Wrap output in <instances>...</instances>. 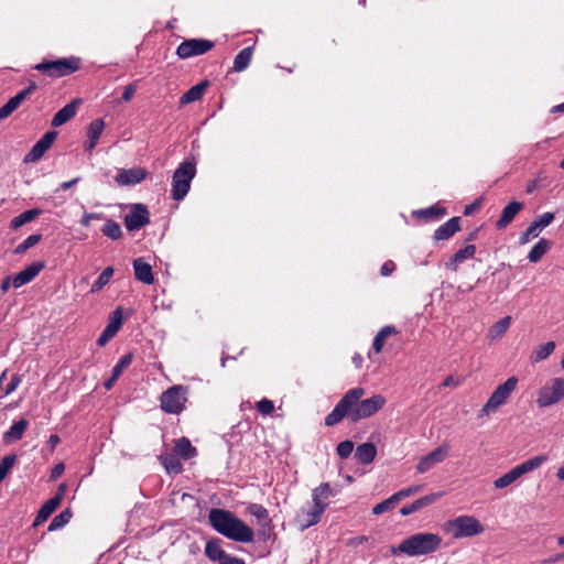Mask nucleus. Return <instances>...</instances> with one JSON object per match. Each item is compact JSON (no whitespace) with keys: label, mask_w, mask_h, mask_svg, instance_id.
Wrapping results in <instances>:
<instances>
[{"label":"nucleus","mask_w":564,"mask_h":564,"mask_svg":"<svg viewBox=\"0 0 564 564\" xmlns=\"http://www.w3.org/2000/svg\"><path fill=\"white\" fill-rule=\"evenodd\" d=\"M546 460L547 457L545 455H538L524 460L523 463L517 465L501 477L497 478L494 481L495 488L502 489L510 486L522 475L540 468Z\"/></svg>","instance_id":"obj_7"},{"label":"nucleus","mask_w":564,"mask_h":564,"mask_svg":"<svg viewBox=\"0 0 564 564\" xmlns=\"http://www.w3.org/2000/svg\"><path fill=\"white\" fill-rule=\"evenodd\" d=\"M377 455V448L373 443L366 442L357 446L355 451V458L362 465H368L373 462Z\"/></svg>","instance_id":"obj_27"},{"label":"nucleus","mask_w":564,"mask_h":564,"mask_svg":"<svg viewBox=\"0 0 564 564\" xmlns=\"http://www.w3.org/2000/svg\"><path fill=\"white\" fill-rule=\"evenodd\" d=\"M564 398V378H554L538 392L536 404L547 408L558 403Z\"/></svg>","instance_id":"obj_10"},{"label":"nucleus","mask_w":564,"mask_h":564,"mask_svg":"<svg viewBox=\"0 0 564 564\" xmlns=\"http://www.w3.org/2000/svg\"><path fill=\"white\" fill-rule=\"evenodd\" d=\"M337 454L340 458H348L354 451V443L351 441H343L337 445Z\"/></svg>","instance_id":"obj_52"},{"label":"nucleus","mask_w":564,"mask_h":564,"mask_svg":"<svg viewBox=\"0 0 564 564\" xmlns=\"http://www.w3.org/2000/svg\"><path fill=\"white\" fill-rule=\"evenodd\" d=\"M256 409L262 415H269L274 411V404L269 399H262L256 403Z\"/></svg>","instance_id":"obj_53"},{"label":"nucleus","mask_w":564,"mask_h":564,"mask_svg":"<svg viewBox=\"0 0 564 564\" xmlns=\"http://www.w3.org/2000/svg\"><path fill=\"white\" fill-rule=\"evenodd\" d=\"M121 312H122L121 307H117L116 311L112 313V317H111L109 324L106 326V328L102 330V333L100 334V336L97 339V344L100 347L105 346L108 341H110L116 336L118 330L120 329L121 324H122Z\"/></svg>","instance_id":"obj_19"},{"label":"nucleus","mask_w":564,"mask_h":564,"mask_svg":"<svg viewBox=\"0 0 564 564\" xmlns=\"http://www.w3.org/2000/svg\"><path fill=\"white\" fill-rule=\"evenodd\" d=\"M17 458L18 456L15 454H10L4 456L0 460V484L3 481V479L7 477L11 468L14 466Z\"/></svg>","instance_id":"obj_48"},{"label":"nucleus","mask_w":564,"mask_h":564,"mask_svg":"<svg viewBox=\"0 0 564 564\" xmlns=\"http://www.w3.org/2000/svg\"><path fill=\"white\" fill-rule=\"evenodd\" d=\"M220 564H245V561L241 558L228 555Z\"/></svg>","instance_id":"obj_62"},{"label":"nucleus","mask_w":564,"mask_h":564,"mask_svg":"<svg viewBox=\"0 0 564 564\" xmlns=\"http://www.w3.org/2000/svg\"><path fill=\"white\" fill-rule=\"evenodd\" d=\"M133 360V354L128 352L123 355L120 360L116 364V366L112 368V373L115 378H119L123 370L128 368Z\"/></svg>","instance_id":"obj_50"},{"label":"nucleus","mask_w":564,"mask_h":564,"mask_svg":"<svg viewBox=\"0 0 564 564\" xmlns=\"http://www.w3.org/2000/svg\"><path fill=\"white\" fill-rule=\"evenodd\" d=\"M196 175L194 158L178 164L172 176L171 196L174 200H182L191 189V183Z\"/></svg>","instance_id":"obj_4"},{"label":"nucleus","mask_w":564,"mask_h":564,"mask_svg":"<svg viewBox=\"0 0 564 564\" xmlns=\"http://www.w3.org/2000/svg\"><path fill=\"white\" fill-rule=\"evenodd\" d=\"M80 104V99H74L62 109H59L52 119V127L57 128L66 123L76 116L77 107Z\"/></svg>","instance_id":"obj_24"},{"label":"nucleus","mask_w":564,"mask_h":564,"mask_svg":"<svg viewBox=\"0 0 564 564\" xmlns=\"http://www.w3.org/2000/svg\"><path fill=\"white\" fill-rule=\"evenodd\" d=\"M421 489H422L421 485H414V486H410L408 488L401 489L395 494H397L399 500L401 501L403 498L412 496V495L419 492Z\"/></svg>","instance_id":"obj_54"},{"label":"nucleus","mask_w":564,"mask_h":564,"mask_svg":"<svg viewBox=\"0 0 564 564\" xmlns=\"http://www.w3.org/2000/svg\"><path fill=\"white\" fill-rule=\"evenodd\" d=\"M80 68V58L76 56H69L65 58H58L55 61H46L35 65V69L50 76V77H64L68 76Z\"/></svg>","instance_id":"obj_5"},{"label":"nucleus","mask_w":564,"mask_h":564,"mask_svg":"<svg viewBox=\"0 0 564 564\" xmlns=\"http://www.w3.org/2000/svg\"><path fill=\"white\" fill-rule=\"evenodd\" d=\"M476 254V246L467 245L457 250L449 260L445 263L446 269L456 272L462 263L466 260L473 259Z\"/></svg>","instance_id":"obj_21"},{"label":"nucleus","mask_w":564,"mask_h":564,"mask_svg":"<svg viewBox=\"0 0 564 564\" xmlns=\"http://www.w3.org/2000/svg\"><path fill=\"white\" fill-rule=\"evenodd\" d=\"M333 490L328 482L321 484L317 488L313 490L312 498L314 506L323 507L326 510L328 506V498L333 496Z\"/></svg>","instance_id":"obj_32"},{"label":"nucleus","mask_w":564,"mask_h":564,"mask_svg":"<svg viewBox=\"0 0 564 564\" xmlns=\"http://www.w3.org/2000/svg\"><path fill=\"white\" fill-rule=\"evenodd\" d=\"M42 213H43V210L40 208H33V209L25 210L22 214L15 216L11 220L10 228L13 230H17L18 228L22 227L23 225L33 221Z\"/></svg>","instance_id":"obj_35"},{"label":"nucleus","mask_w":564,"mask_h":564,"mask_svg":"<svg viewBox=\"0 0 564 564\" xmlns=\"http://www.w3.org/2000/svg\"><path fill=\"white\" fill-rule=\"evenodd\" d=\"M445 529L455 539L475 536L485 531L480 521L473 516H459L454 520H448L445 523Z\"/></svg>","instance_id":"obj_6"},{"label":"nucleus","mask_w":564,"mask_h":564,"mask_svg":"<svg viewBox=\"0 0 564 564\" xmlns=\"http://www.w3.org/2000/svg\"><path fill=\"white\" fill-rule=\"evenodd\" d=\"M133 270L134 276L138 281L144 284H152L154 282L152 267L142 258H138L133 261Z\"/></svg>","instance_id":"obj_26"},{"label":"nucleus","mask_w":564,"mask_h":564,"mask_svg":"<svg viewBox=\"0 0 564 564\" xmlns=\"http://www.w3.org/2000/svg\"><path fill=\"white\" fill-rule=\"evenodd\" d=\"M460 230V217H452L441 225L433 235L435 241L447 240Z\"/></svg>","instance_id":"obj_23"},{"label":"nucleus","mask_w":564,"mask_h":564,"mask_svg":"<svg viewBox=\"0 0 564 564\" xmlns=\"http://www.w3.org/2000/svg\"><path fill=\"white\" fill-rule=\"evenodd\" d=\"M188 388L175 384L165 390L161 397V409L169 414H180L187 402Z\"/></svg>","instance_id":"obj_8"},{"label":"nucleus","mask_w":564,"mask_h":564,"mask_svg":"<svg viewBox=\"0 0 564 564\" xmlns=\"http://www.w3.org/2000/svg\"><path fill=\"white\" fill-rule=\"evenodd\" d=\"M59 506V498L58 497H52L50 498L39 510L33 527H39L43 522H45L51 514L56 510V508Z\"/></svg>","instance_id":"obj_30"},{"label":"nucleus","mask_w":564,"mask_h":564,"mask_svg":"<svg viewBox=\"0 0 564 564\" xmlns=\"http://www.w3.org/2000/svg\"><path fill=\"white\" fill-rule=\"evenodd\" d=\"M555 349L554 341H547L544 345L539 346L532 351L530 357L531 361L536 364L546 359Z\"/></svg>","instance_id":"obj_41"},{"label":"nucleus","mask_w":564,"mask_h":564,"mask_svg":"<svg viewBox=\"0 0 564 564\" xmlns=\"http://www.w3.org/2000/svg\"><path fill=\"white\" fill-rule=\"evenodd\" d=\"M205 554L210 561H219L220 563L228 556L221 549L219 540H210L206 543Z\"/></svg>","instance_id":"obj_39"},{"label":"nucleus","mask_w":564,"mask_h":564,"mask_svg":"<svg viewBox=\"0 0 564 564\" xmlns=\"http://www.w3.org/2000/svg\"><path fill=\"white\" fill-rule=\"evenodd\" d=\"M64 469H65L64 464L59 463V464L55 465L52 469L51 478L57 479L64 473Z\"/></svg>","instance_id":"obj_59"},{"label":"nucleus","mask_w":564,"mask_h":564,"mask_svg":"<svg viewBox=\"0 0 564 564\" xmlns=\"http://www.w3.org/2000/svg\"><path fill=\"white\" fill-rule=\"evenodd\" d=\"M564 560V552L563 553H556L547 558H544L542 561L543 564H554V563H557L560 561Z\"/></svg>","instance_id":"obj_58"},{"label":"nucleus","mask_w":564,"mask_h":564,"mask_svg":"<svg viewBox=\"0 0 564 564\" xmlns=\"http://www.w3.org/2000/svg\"><path fill=\"white\" fill-rule=\"evenodd\" d=\"M441 544L442 538L438 534L420 532L404 539L398 546H392L390 552L393 555L403 553L409 556H421L434 553Z\"/></svg>","instance_id":"obj_3"},{"label":"nucleus","mask_w":564,"mask_h":564,"mask_svg":"<svg viewBox=\"0 0 564 564\" xmlns=\"http://www.w3.org/2000/svg\"><path fill=\"white\" fill-rule=\"evenodd\" d=\"M80 181V177H74L72 178L70 181H66V182H63L61 185H59V188L61 189H69L72 188L73 186H75L78 182Z\"/></svg>","instance_id":"obj_61"},{"label":"nucleus","mask_w":564,"mask_h":564,"mask_svg":"<svg viewBox=\"0 0 564 564\" xmlns=\"http://www.w3.org/2000/svg\"><path fill=\"white\" fill-rule=\"evenodd\" d=\"M523 208V203L512 200L506 207H503L500 218L496 223V228L498 230L506 229L518 213Z\"/></svg>","instance_id":"obj_22"},{"label":"nucleus","mask_w":564,"mask_h":564,"mask_svg":"<svg viewBox=\"0 0 564 564\" xmlns=\"http://www.w3.org/2000/svg\"><path fill=\"white\" fill-rule=\"evenodd\" d=\"M28 426H29V421L25 419H21V420L14 422L11 425V427L7 432H4L3 442L6 444H9L11 442L21 440L23 434L25 433Z\"/></svg>","instance_id":"obj_29"},{"label":"nucleus","mask_w":564,"mask_h":564,"mask_svg":"<svg viewBox=\"0 0 564 564\" xmlns=\"http://www.w3.org/2000/svg\"><path fill=\"white\" fill-rule=\"evenodd\" d=\"M57 138L56 131H47L30 150L25 155L24 162H36L44 153L52 147L53 142Z\"/></svg>","instance_id":"obj_16"},{"label":"nucleus","mask_w":564,"mask_h":564,"mask_svg":"<svg viewBox=\"0 0 564 564\" xmlns=\"http://www.w3.org/2000/svg\"><path fill=\"white\" fill-rule=\"evenodd\" d=\"M449 446L444 444L435 449H433L431 453H429L426 456L420 459L419 464L416 465V470L420 474H424L433 468V466L437 463L443 462L447 454H448Z\"/></svg>","instance_id":"obj_17"},{"label":"nucleus","mask_w":564,"mask_h":564,"mask_svg":"<svg viewBox=\"0 0 564 564\" xmlns=\"http://www.w3.org/2000/svg\"><path fill=\"white\" fill-rule=\"evenodd\" d=\"M160 460L169 474L177 475L183 470V465L175 453L162 454Z\"/></svg>","instance_id":"obj_37"},{"label":"nucleus","mask_w":564,"mask_h":564,"mask_svg":"<svg viewBox=\"0 0 564 564\" xmlns=\"http://www.w3.org/2000/svg\"><path fill=\"white\" fill-rule=\"evenodd\" d=\"M395 268V263L392 260H388L381 265L380 273L382 276H389Z\"/></svg>","instance_id":"obj_56"},{"label":"nucleus","mask_w":564,"mask_h":564,"mask_svg":"<svg viewBox=\"0 0 564 564\" xmlns=\"http://www.w3.org/2000/svg\"><path fill=\"white\" fill-rule=\"evenodd\" d=\"M101 232L104 236H106L112 240H118L122 236V230H121L120 225L112 219L106 220V223L101 229Z\"/></svg>","instance_id":"obj_42"},{"label":"nucleus","mask_w":564,"mask_h":564,"mask_svg":"<svg viewBox=\"0 0 564 564\" xmlns=\"http://www.w3.org/2000/svg\"><path fill=\"white\" fill-rule=\"evenodd\" d=\"M273 524H272V521L271 522H262L260 523V529L258 530V535L260 538V540L262 541H268L270 540L273 535H274V532H273Z\"/></svg>","instance_id":"obj_51"},{"label":"nucleus","mask_w":564,"mask_h":564,"mask_svg":"<svg viewBox=\"0 0 564 564\" xmlns=\"http://www.w3.org/2000/svg\"><path fill=\"white\" fill-rule=\"evenodd\" d=\"M252 55H253V47L252 46H248V47H245L242 48L235 57L234 59V66H232V69L235 72H242L245 70L251 59H252Z\"/></svg>","instance_id":"obj_36"},{"label":"nucleus","mask_w":564,"mask_h":564,"mask_svg":"<svg viewBox=\"0 0 564 564\" xmlns=\"http://www.w3.org/2000/svg\"><path fill=\"white\" fill-rule=\"evenodd\" d=\"M447 214L445 207L440 205H433L427 208L419 209L413 212V216L417 219H423L425 221H432L444 217Z\"/></svg>","instance_id":"obj_31"},{"label":"nucleus","mask_w":564,"mask_h":564,"mask_svg":"<svg viewBox=\"0 0 564 564\" xmlns=\"http://www.w3.org/2000/svg\"><path fill=\"white\" fill-rule=\"evenodd\" d=\"M150 224V213L144 204L137 203L131 206L124 216V226L129 231H134Z\"/></svg>","instance_id":"obj_12"},{"label":"nucleus","mask_w":564,"mask_h":564,"mask_svg":"<svg viewBox=\"0 0 564 564\" xmlns=\"http://www.w3.org/2000/svg\"><path fill=\"white\" fill-rule=\"evenodd\" d=\"M552 242L547 239H540L529 251L528 259L532 263L539 262L543 256L551 249Z\"/></svg>","instance_id":"obj_34"},{"label":"nucleus","mask_w":564,"mask_h":564,"mask_svg":"<svg viewBox=\"0 0 564 564\" xmlns=\"http://www.w3.org/2000/svg\"><path fill=\"white\" fill-rule=\"evenodd\" d=\"M248 511L251 516L256 517L259 524L262 522H271V518L269 517L268 510L262 506L258 503H251L248 507Z\"/></svg>","instance_id":"obj_46"},{"label":"nucleus","mask_w":564,"mask_h":564,"mask_svg":"<svg viewBox=\"0 0 564 564\" xmlns=\"http://www.w3.org/2000/svg\"><path fill=\"white\" fill-rule=\"evenodd\" d=\"M399 502H400V500H399L397 494H393L388 499L377 503L372 508V513L376 514V516H379V514H382L384 512H388V511L392 510L395 507V505L399 503Z\"/></svg>","instance_id":"obj_45"},{"label":"nucleus","mask_w":564,"mask_h":564,"mask_svg":"<svg viewBox=\"0 0 564 564\" xmlns=\"http://www.w3.org/2000/svg\"><path fill=\"white\" fill-rule=\"evenodd\" d=\"M42 239L41 234H34L29 236L25 240H23L20 245L17 246L14 253L22 254L26 252L30 248L34 247Z\"/></svg>","instance_id":"obj_47"},{"label":"nucleus","mask_w":564,"mask_h":564,"mask_svg":"<svg viewBox=\"0 0 564 564\" xmlns=\"http://www.w3.org/2000/svg\"><path fill=\"white\" fill-rule=\"evenodd\" d=\"M538 187V181L532 180L527 184L525 192L527 194H532Z\"/></svg>","instance_id":"obj_63"},{"label":"nucleus","mask_w":564,"mask_h":564,"mask_svg":"<svg viewBox=\"0 0 564 564\" xmlns=\"http://www.w3.org/2000/svg\"><path fill=\"white\" fill-rule=\"evenodd\" d=\"M208 521L219 534L235 542L251 543L254 539L253 530L229 510L210 509Z\"/></svg>","instance_id":"obj_2"},{"label":"nucleus","mask_w":564,"mask_h":564,"mask_svg":"<svg viewBox=\"0 0 564 564\" xmlns=\"http://www.w3.org/2000/svg\"><path fill=\"white\" fill-rule=\"evenodd\" d=\"M215 46L213 41L206 39H189L183 41L176 48V55L186 59L193 56H199L208 51H210Z\"/></svg>","instance_id":"obj_11"},{"label":"nucleus","mask_w":564,"mask_h":564,"mask_svg":"<svg viewBox=\"0 0 564 564\" xmlns=\"http://www.w3.org/2000/svg\"><path fill=\"white\" fill-rule=\"evenodd\" d=\"M105 128V122L102 119L93 120L87 128V137L88 139L99 140Z\"/></svg>","instance_id":"obj_49"},{"label":"nucleus","mask_w":564,"mask_h":564,"mask_svg":"<svg viewBox=\"0 0 564 564\" xmlns=\"http://www.w3.org/2000/svg\"><path fill=\"white\" fill-rule=\"evenodd\" d=\"M511 323V316H506L496 322L488 332V337L491 340L498 339L505 335Z\"/></svg>","instance_id":"obj_40"},{"label":"nucleus","mask_w":564,"mask_h":564,"mask_svg":"<svg viewBox=\"0 0 564 564\" xmlns=\"http://www.w3.org/2000/svg\"><path fill=\"white\" fill-rule=\"evenodd\" d=\"M208 80L200 82L193 87H191L185 94L180 98V106H185L196 100H199L206 88L208 87Z\"/></svg>","instance_id":"obj_28"},{"label":"nucleus","mask_w":564,"mask_h":564,"mask_svg":"<svg viewBox=\"0 0 564 564\" xmlns=\"http://www.w3.org/2000/svg\"><path fill=\"white\" fill-rule=\"evenodd\" d=\"M137 91V83L129 84L124 87L121 99L124 102H129Z\"/></svg>","instance_id":"obj_55"},{"label":"nucleus","mask_w":564,"mask_h":564,"mask_svg":"<svg viewBox=\"0 0 564 564\" xmlns=\"http://www.w3.org/2000/svg\"><path fill=\"white\" fill-rule=\"evenodd\" d=\"M70 509L63 510L59 514L55 516L48 525V531H55L62 529L72 519Z\"/></svg>","instance_id":"obj_44"},{"label":"nucleus","mask_w":564,"mask_h":564,"mask_svg":"<svg viewBox=\"0 0 564 564\" xmlns=\"http://www.w3.org/2000/svg\"><path fill=\"white\" fill-rule=\"evenodd\" d=\"M174 449L175 454L184 459H191L197 454L196 448L192 445L187 437H181L177 440Z\"/></svg>","instance_id":"obj_38"},{"label":"nucleus","mask_w":564,"mask_h":564,"mask_svg":"<svg viewBox=\"0 0 564 564\" xmlns=\"http://www.w3.org/2000/svg\"><path fill=\"white\" fill-rule=\"evenodd\" d=\"M45 268L44 261H37L29 264L12 279V286L19 289L30 283L43 269Z\"/></svg>","instance_id":"obj_18"},{"label":"nucleus","mask_w":564,"mask_h":564,"mask_svg":"<svg viewBox=\"0 0 564 564\" xmlns=\"http://www.w3.org/2000/svg\"><path fill=\"white\" fill-rule=\"evenodd\" d=\"M37 85L34 82H31L30 85L19 91L15 96L10 98L1 108H0V120L8 118L13 111H15L21 104L36 90Z\"/></svg>","instance_id":"obj_15"},{"label":"nucleus","mask_w":564,"mask_h":564,"mask_svg":"<svg viewBox=\"0 0 564 564\" xmlns=\"http://www.w3.org/2000/svg\"><path fill=\"white\" fill-rule=\"evenodd\" d=\"M458 386V382L454 380L452 376H448L445 378V380L442 382V387H456Z\"/></svg>","instance_id":"obj_64"},{"label":"nucleus","mask_w":564,"mask_h":564,"mask_svg":"<svg viewBox=\"0 0 564 564\" xmlns=\"http://www.w3.org/2000/svg\"><path fill=\"white\" fill-rule=\"evenodd\" d=\"M12 279L13 276H7L2 280L0 290L2 293H7L9 289L12 286Z\"/></svg>","instance_id":"obj_60"},{"label":"nucleus","mask_w":564,"mask_h":564,"mask_svg":"<svg viewBox=\"0 0 564 564\" xmlns=\"http://www.w3.org/2000/svg\"><path fill=\"white\" fill-rule=\"evenodd\" d=\"M21 383V377L19 375H13L11 381L6 388V395L11 394Z\"/></svg>","instance_id":"obj_57"},{"label":"nucleus","mask_w":564,"mask_h":564,"mask_svg":"<svg viewBox=\"0 0 564 564\" xmlns=\"http://www.w3.org/2000/svg\"><path fill=\"white\" fill-rule=\"evenodd\" d=\"M517 383L518 379L510 377L503 383L499 384L479 411V416H487L496 412L499 406L503 405L517 388Z\"/></svg>","instance_id":"obj_9"},{"label":"nucleus","mask_w":564,"mask_h":564,"mask_svg":"<svg viewBox=\"0 0 564 564\" xmlns=\"http://www.w3.org/2000/svg\"><path fill=\"white\" fill-rule=\"evenodd\" d=\"M555 216L553 213L546 212L534 219L530 226L523 231L519 238L520 245H527L531 239L539 237L543 228L547 227Z\"/></svg>","instance_id":"obj_13"},{"label":"nucleus","mask_w":564,"mask_h":564,"mask_svg":"<svg viewBox=\"0 0 564 564\" xmlns=\"http://www.w3.org/2000/svg\"><path fill=\"white\" fill-rule=\"evenodd\" d=\"M399 334V330L397 329L395 326L393 325H386L383 326L378 333L377 335L375 336L373 338V341H372V348L373 350L379 354L382 351L383 347H384V344H386V340L392 336V335H398Z\"/></svg>","instance_id":"obj_33"},{"label":"nucleus","mask_w":564,"mask_h":564,"mask_svg":"<svg viewBox=\"0 0 564 564\" xmlns=\"http://www.w3.org/2000/svg\"><path fill=\"white\" fill-rule=\"evenodd\" d=\"M324 512L325 510L323 509V507H317L314 505L308 510L302 509L296 516V521L299 523L300 529L304 531L311 528L312 525L317 524Z\"/></svg>","instance_id":"obj_20"},{"label":"nucleus","mask_w":564,"mask_h":564,"mask_svg":"<svg viewBox=\"0 0 564 564\" xmlns=\"http://www.w3.org/2000/svg\"><path fill=\"white\" fill-rule=\"evenodd\" d=\"M113 268L107 267L97 278V280L93 283L90 292L97 293L99 292L105 285H107L110 281V279L113 275Z\"/></svg>","instance_id":"obj_43"},{"label":"nucleus","mask_w":564,"mask_h":564,"mask_svg":"<svg viewBox=\"0 0 564 564\" xmlns=\"http://www.w3.org/2000/svg\"><path fill=\"white\" fill-rule=\"evenodd\" d=\"M441 497V494H431V495H426L424 497H421L419 499H416L415 501L409 503V505H405L403 506L401 509H400V513L403 516V517H406V516H410L425 507H429L431 506L432 503H434L438 498Z\"/></svg>","instance_id":"obj_25"},{"label":"nucleus","mask_w":564,"mask_h":564,"mask_svg":"<svg viewBox=\"0 0 564 564\" xmlns=\"http://www.w3.org/2000/svg\"><path fill=\"white\" fill-rule=\"evenodd\" d=\"M365 393V389L360 387L348 390L325 417V425L334 426L345 416H348L351 422H358L372 416L384 406L387 400L382 394L360 400Z\"/></svg>","instance_id":"obj_1"},{"label":"nucleus","mask_w":564,"mask_h":564,"mask_svg":"<svg viewBox=\"0 0 564 564\" xmlns=\"http://www.w3.org/2000/svg\"><path fill=\"white\" fill-rule=\"evenodd\" d=\"M148 174L143 167L120 169L115 181L119 186H133L144 181Z\"/></svg>","instance_id":"obj_14"}]
</instances>
